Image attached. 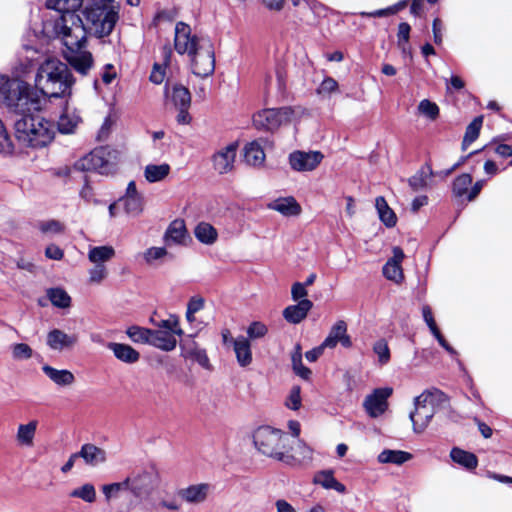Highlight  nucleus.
I'll list each match as a JSON object with an SVG mask.
<instances>
[{"label":"nucleus","mask_w":512,"mask_h":512,"mask_svg":"<svg viewBox=\"0 0 512 512\" xmlns=\"http://www.w3.org/2000/svg\"><path fill=\"white\" fill-rule=\"evenodd\" d=\"M48 7L60 15L44 23V32L60 39L66 61L76 72L87 75L94 64L85 49L87 35H109L118 20V5L113 0H49Z\"/></svg>","instance_id":"f257e3e1"},{"label":"nucleus","mask_w":512,"mask_h":512,"mask_svg":"<svg viewBox=\"0 0 512 512\" xmlns=\"http://www.w3.org/2000/svg\"><path fill=\"white\" fill-rule=\"evenodd\" d=\"M159 483V472L150 467L133 471L122 481L104 484L101 491L107 503H121L127 508H136L150 501Z\"/></svg>","instance_id":"f03ea898"},{"label":"nucleus","mask_w":512,"mask_h":512,"mask_svg":"<svg viewBox=\"0 0 512 512\" xmlns=\"http://www.w3.org/2000/svg\"><path fill=\"white\" fill-rule=\"evenodd\" d=\"M73 84L74 78L67 64L54 58L45 60L35 77L36 88L48 97L70 94Z\"/></svg>","instance_id":"7ed1b4c3"},{"label":"nucleus","mask_w":512,"mask_h":512,"mask_svg":"<svg viewBox=\"0 0 512 512\" xmlns=\"http://www.w3.org/2000/svg\"><path fill=\"white\" fill-rule=\"evenodd\" d=\"M27 89L31 99L38 102V108L25 112L11 109L21 115L14 124L15 137L23 146L33 148L43 147L53 138L52 126L44 118L30 114L32 111H38L40 109V102L36 98H33L28 86Z\"/></svg>","instance_id":"20e7f679"},{"label":"nucleus","mask_w":512,"mask_h":512,"mask_svg":"<svg viewBox=\"0 0 512 512\" xmlns=\"http://www.w3.org/2000/svg\"><path fill=\"white\" fill-rule=\"evenodd\" d=\"M447 400V396L438 389L426 390L417 396L414 399V411L409 415L414 432L422 433Z\"/></svg>","instance_id":"39448f33"},{"label":"nucleus","mask_w":512,"mask_h":512,"mask_svg":"<svg viewBox=\"0 0 512 512\" xmlns=\"http://www.w3.org/2000/svg\"><path fill=\"white\" fill-rule=\"evenodd\" d=\"M256 448L264 455L281 462H289L291 458L285 457L290 448V438L281 430L269 426L259 427L253 434Z\"/></svg>","instance_id":"423d86ee"},{"label":"nucleus","mask_w":512,"mask_h":512,"mask_svg":"<svg viewBox=\"0 0 512 512\" xmlns=\"http://www.w3.org/2000/svg\"><path fill=\"white\" fill-rule=\"evenodd\" d=\"M1 105L21 112L38 108V102L31 99L26 83L18 80H10L2 75H0V106Z\"/></svg>","instance_id":"0eeeda50"},{"label":"nucleus","mask_w":512,"mask_h":512,"mask_svg":"<svg viewBox=\"0 0 512 512\" xmlns=\"http://www.w3.org/2000/svg\"><path fill=\"white\" fill-rule=\"evenodd\" d=\"M306 114L300 106L269 108L259 111L253 116V123L257 128L276 130L282 125L299 121Z\"/></svg>","instance_id":"6e6552de"},{"label":"nucleus","mask_w":512,"mask_h":512,"mask_svg":"<svg viewBox=\"0 0 512 512\" xmlns=\"http://www.w3.org/2000/svg\"><path fill=\"white\" fill-rule=\"evenodd\" d=\"M119 160V152L110 147H98L75 163V168L81 171L95 170L108 175L114 172Z\"/></svg>","instance_id":"1a4fd4ad"},{"label":"nucleus","mask_w":512,"mask_h":512,"mask_svg":"<svg viewBox=\"0 0 512 512\" xmlns=\"http://www.w3.org/2000/svg\"><path fill=\"white\" fill-rule=\"evenodd\" d=\"M115 249L110 245L90 247L87 258L92 264L88 270V283L90 285H100L109 276V270L106 266L110 260L115 257Z\"/></svg>","instance_id":"9d476101"},{"label":"nucleus","mask_w":512,"mask_h":512,"mask_svg":"<svg viewBox=\"0 0 512 512\" xmlns=\"http://www.w3.org/2000/svg\"><path fill=\"white\" fill-rule=\"evenodd\" d=\"M166 99L171 101L173 107L178 110L176 120L181 125L190 124L192 117L189 114L191 106V94L189 90L180 84H175L171 89L165 91Z\"/></svg>","instance_id":"9b49d317"},{"label":"nucleus","mask_w":512,"mask_h":512,"mask_svg":"<svg viewBox=\"0 0 512 512\" xmlns=\"http://www.w3.org/2000/svg\"><path fill=\"white\" fill-rule=\"evenodd\" d=\"M190 57L191 70L198 77H208L215 70V56L213 45L210 41H204L195 54Z\"/></svg>","instance_id":"f8f14e48"},{"label":"nucleus","mask_w":512,"mask_h":512,"mask_svg":"<svg viewBox=\"0 0 512 512\" xmlns=\"http://www.w3.org/2000/svg\"><path fill=\"white\" fill-rule=\"evenodd\" d=\"M204 41L208 40L192 34L190 26L186 23L178 22L176 24L174 48L179 54H187L188 56L195 54Z\"/></svg>","instance_id":"ddd939ff"},{"label":"nucleus","mask_w":512,"mask_h":512,"mask_svg":"<svg viewBox=\"0 0 512 512\" xmlns=\"http://www.w3.org/2000/svg\"><path fill=\"white\" fill-rule=\"evenodd\" d=\"M324 156L320 151H294L289 155L290 167L297 172H309L315 170Z\"/></svg>","instance_id":"4468645a"},{"label":"nucleus","mask_w":512,"mask_h":512,"mask_svg":"<svg viewBox=\"0 0 512 512\" xmlns=\"http://www.w3.org/2000/svg\"><path fill=\"white\" fill-rule=\"evenodd\" d=\"M392 392L390 387L378 388L365 398L363 406L370 417L376 418L387 410V400Z\"/></svg>","instance_id":"2eb2a0df"},{"label":"nucleus","mask_w":512,"mask_h":512,"mask_svg":"<svg viewBox=\"0 0 512 512\" xmlns=\"http://www.w3.org/2000/svg\"><path fill=\"white\" fill-rule=\"evenodd\" d=\"M238 145L231 143L216 151L212 156L213 169L218 174L230 173L234 168Z\"/></svg>","instance_id":"dca6fc26"},{"label":"nucleus","mask_w":512,"mask_h":512,"mask_svg":"<svg viewBox=\"0 0 512 512\" xmlns=\"http://www.w3.org/2000/svg\"><path fill=\"white\" fill-rule=\"evenodd\" d=\"M77 343L78 336L76 334H67L60 329L50 330L46 337L47 346L57 352L72 350Z\"/></svg>","instance_id":"f3484780"},{"label":"nucleus","mask_w":512,"mask_h":512,"mask_svg":"<svg viewBox=\"0 0 512 512\" xmlns=\"http://www.w3.org/2000/svg\"><path fill=\"white\" fill-rule=\"evenodd\" d=\"M393 256L383 266V275L390 281L400 284L404 280V273L401 263L405 254L400 247H394Z\"/></svg>","instance_id":"a211bd4d"},{"label":"nucleus","mask_w":512,"mask_h":512,"mask_svg":"<svg viewBox=\"0 0 512 512\" xmlns=\"http://www.w3.org/2000/svg\"><path fill=\"white\" fill-rule=\"evenodd\" d=\"M211 491L212 486L209 483H198L179 489L177 496L187 503L199 504L207 499Z\"/></svg>","instance_id":"6ab92c4d"},{"label":"nucleus","mask_w":512,"mask_h":512,"mask_svg":"<svg viewBox=\"0 0 512 512\" xmlns=\"http://www.w3.org/2000/svg\"><path fill=\"white\" fill-rule=\"evenodd\" d=\"M77 455L90 467L104 465L108 459L106 450L92 443L83 444Z\"/></svg>","instance_id":"aec40b11"},{"label":"nucleus","mask_w":512,"mask_h":512,"mask_svg":"<svg viewBox=\"0 0 512 512\" xmlns=\"http://www.w3.org/2000/svg\"><path fill=\"white\" fill-rule=\"evenodd\" d=\"M338 343H341L344 347L351 346V339L347 334V324L343 321H337L330 329L328 336L322 342L323 347L334 348Z\"/></svg>","instance_id":"412c9836"},{"label":"nucleus","mask_w":512,"mask_h":512,"mask_svg":"<svg viewBox=\"0 0 512 512\" xmlns=\"http://www.w3.org/2000/svg\"><path fill=\"white\" fill-rule=\"evenodd\" d=\"M188 238V231L183 219L172 221L164 234V242L167 246L185 245Z\"/></svg>","instance_id":"4be33fe9"},{"label":"nucleus","mask_w":512,"mask_h":512,"mask_svg":"<svg viewBox=\"0 0 512 512\" xmlns=\"http://www.w3.org/2000/svg\"><path fill=\"white\" fill-rule=\"evenodd\" d=\"M231 344L233 345V350L239 366H249L253 360L249 339L244 336H238L235 339H231Z\"/></svg>","instance_id":"5701e85b"},{"label":"nucleus","mask_w":512,"mask_h":512,"mask_svg":"<svg viewBox=\"0 0 512 512\" xmlns=\"http://www.w3.org/2000/svg\"><path fill=\"white\" fill-rule=\"evenodd\" d=\"M312 307L313 303L309 299H303L296 305L286 307L283 311V317L289 323L298 324L307 317Z\"/></svg>","instance_id":"b1692460"},{"label":"nucleus","mask_w":512,"mask_h":512,"mask_svg":"<svg viewBox=\"0 0 512 512\" xmlns=\"http://www.w3.org/2000/svg\"><path fill=\"white\" fill-rule=\"evenodd\" d=\"M42 371L55 385L60 387H70L76 381L74 374L67 369H57L46 364L42 366Z\"/></svg>","instance_id":"393cba45"},{"label":"nucleus","mask_w":512,"mask_h":512,"mask_svg":"<svg viewBox=\"0 0 512 512\" xmlns=\"http://www.w3.org/2000/svg\"><path fill=\"white\" fill-rule=\"evenodd\" d=\"M176 335L171 331H164L162 329H151L150 345L159 348L163 351H171L177 345Z\"/></svg>","instance_id":"a878e982"},{"label":"nucleus","mask_w":512,"mask_h":512,"mask_svg":"<svg viewBox=\"0 0 512 512\" xmlns=\"http://www.w3.org/2000/svg\"><path fill=\"white\" fill-rule=\"evenodd\" d=\"M107 348L111 350L114 356L127 364L136 363L140 359V354L128 344L109 342Z\"/></svg>","instance_id":"bb28decb"},{"label":"nucleus","mask_w":512,"mask_h":512,"mask_svg":"<svg viewBox=\"0 0 512 512\" xmlns=\"http://www.w3.org/2000/svg\"><path fill=\"white\" fill-rule=\"evenodd\" d=\"M285 457L291 458L289 462H284L285 464L293 467L302 466L312 461L313 450L304 442L298 441L294 453H290L288 448Z\"/></svg>","instance_id":"cd10ccee"},{"label":"nucleus","mask_w":512,"mask_h":512,"mask_svg":"<svg viewBox=\"0 0 512 512\" xmlns=\"http://www.w3.org/2000/svg\"><path fill=\"white\" fill-rule=\"evenodd\" d=\"M195 238L204 245H213L218 240L217 229L208 222H200L194 228Z\"/></svg>","instance_id":"c85d7f7f"},{"label":"nucleus","mask_w":512,"mask_h":512,"mask_svg":"<svg viewBox=\"0 0 512 512\" xmlns=\"http://www.w3.org/2000/svg\"><path fill=\"white\" fill-rule=\"evenodd\" d=\"M81 122L79 113L74 109L66 108L58 120V129L63 134H71Z\"/></svg>","instance_id":"c756f323"},{"label":"nucleus","mask_w":512,"mask_h":512,"mask_svg":"<svg viewBox=\"0 0 512 512\" xmlns=\"http://www.w3.org/2000/svg\"><path fill=\"white\" fill-rule=\"evenodd\" d=\"M270 208L284 216H297L301 213V206L293 197L276 199L270 204Z\"/></svg>","instance_id":"7c9ffc66"},{"label":"nucleus","mask_w":512,"mask_h":512,"mask_svg":"<svg viewBox=\"0 0 512 512\" xmlns=\"http://www.w3.org/2000/svg\"><path fill=\"white\" fill-rule=\"evenodd\" d=\"M244 160L248 165L260 167L265 161V153L261 145L256 142H250L244 147Z\"/></svg>","instance_id":"2f4dec72"},{"label":"nucleus","mask_w":512,"mask_h":512,"mask_svg":"<svg viewBox=\"0 0 512 512\" xmlns=\"http://www.w3.org/2000/svg\"><path fill=\"white\" fill-rule=\"evenodd\" d=\"M412 459V454L402 450L385 449L378 456L377 460L381 464L402 465Z\"/></svg>","instance_id":"473e14b6"},{"label":"nucleus","mask_w":512,"mask_h":512,"mask_svg":"<svg viewBox=\"0 0 512 512\" xmlns=\"http://www.w3.org/2000/svg\"><path fill=\"white\" fill-rule=\"evenodd\" d=\"M171 171V167L167 163L149 164L144 168V177L149 183L163 181Z\"/></svg>","instance_id":"72a5a7b5"},{"label":"nucleus","mask_w":512,"mask_h":512,"mask_svg":"<svg viewBox=\"0 0 512 512\" xmlns=\"http://www.w3.org/2000/svg\"><path fill=\"white\" fill-rule=\"evenodd\" d=\"M38 422L32 420L27 424H20L17 429L16 440L22 446L31 447L35 437Z\"/></svg>","instance_id":"f704fd0d"},{"label":"nucleus","mask_w":512,"mask_h":512,"mask_svg":"<svg viewBox=\"0 0 512 512\" xmlns=\"http://www.w3.org/2000/svg\"><path fill=\"white\" fill-rule=\"evenodd\" d=\"M314 482L325 489H333L339 493L345 492V486L336 480L331 470L320 471L315 474Z\"/></svg>","instance_id":"c9c22d12"},{"label":"nucleus","mask_w":512,"mask_h":512,"mask_svg":"<svg viewBox=\"0 0 512 512\" xmlns=\"http://www.w3.org/2000/svg\"><path fill=\"white\" fill-rule=\"evenodd\" d=\"M375 206L380 220L387 227H394L397 222V217L394 211L388 206L385 198L382 196L377 197L375 200Z\"/></svg>","instance_id":"e433bc0d"},{"label":"nucleus","mask_w":512,"mask_h":512,"mask_svg":"<svg viewBox=\"0 0 512 512\" xmlns=\"http://www.w3.org/2000/svg\"><path fill=\"white\" fill-rule=\"evenodd\" d=\"M450 456L455 463L467 469H475L478 465V459L475 454L460 448H453L450 452Z\"/></svg>","instance_id":"4c0bfd02"},{"label":"nucleus","mask_w":512,"mask_h":512,"mask_svg":"<svg viewBox=\"0 0 512 512\" xmlns=\"http://www.w3.org/2000/svg\"><path fill=\"white\" fill-rule=\"evenodd\" d=\"M483 123V117L478 116L467 126L462 141V149L466 150L479 136Z\"/></svg>","instance_id":"58836bf2"},{"label":"nucleus","mask_w":512,"mask_h":512,"mask_svg":"<svg viewBox=\"0 0 512 512\" xmlns=\"http://www.w3.org/2000/svg\"><path fill=\"white\" fill-rule=\"evenodd\" d=\"M292 368L293 371L301 378L307 380L310 378L311 370L305 367L302 363V349L299 344L294 347V351L291 354Z\"/></svg>","instance_id":"ea45409f"},{"label":"nucleus","mask_w":512,"mask_h":512,"mask_svg":"<svg viewBox=\"0 0 512 512\" xmlns=\"http://www.w3.org/2000/svg\"><path fill=\"white\" fill-rule=\"evenodd\" d=\"M434 175L429 165L423 167L418 173L409 179V185L413 191H419L428 185V178Z\"/></svg>","instance_id":"a19ab883"},{"label":"nucleus","mask_w":512,"mask_h":512,"mask_svg":"<svg viewBox=\"0 0 512 512\" xmlns=\"http://www.w3.org/2000/svg\"><path fill=\"white\" fill-rule=\"evenodd\" d=\"M47 296L51 303L59 308H68L71 298L67 292L61 288H52L47 291Z\"/></svg>","instance_id":"79ce46f5"},{"label":"nucleus","mask_w":512,"mask_h":512,"mask_svg":"<svg viewBox=\"0 0 512 512\" xmlns=\"http://www.w3.org/2000/svg\"><path fill=\"white\" fill-rule=\"evenodd\" d=\"M126 334L135 343L150 344L151 329L131 326L126 330Z\"/></svg>","instance_id":"37998d69"},{"label":"nucleus","mask_w":512,"mask_h":512,"mask_svg":"<svg viewBox=\"0 0 512 512\" xmlns=\"http://www.w3.org/2000/svg\"><path fill=\"white\" fill-rule=\"evenodd\" d=\"M123 203L124 210L128 215L138 216L143 211L142 197H123L119 200Z\"/></svg>","instance_id":"c03bdc74"},{"label":"nucleus","mask_w":512,"mask_h":512,"mask_svg":"<svg viewBox=\"0 0 512 512\" xmlns=\"http://www.w3.org/2000/svg\"><path fill=\"white\" fill-rule=\"evenodd\" d=\"M10 349L15 361H27L33 357V349L26 343H15Z\"/></svg>","instance_id":"a18cd8bd"},{"label":"nucleus","mask_w":512,"mask_h":512,"mask_svg":"<svg viewBox=\"0 0 512 512\" xmlns=\"http://www.w3.org/2000/svg\"><path fill=\"white\" fill-rule=\"evenodd\" d=\"M409 36H410V25L408 23H400L398 26L397 33V44L401 49L402 53H410L409 46Z\"/></svg>","instance_id":"49530a36"},{"label":"nucleus","mask_w":512,"mask_h":512,"mask_svg":"<svg viewBox=\"0 0 512 512\" xmlns=\"http://www.w3.org/2000/svg\"><path fill=\"white\" fill-rule=\"evenodd\" d=\"M70 496L81 498L86 502L92 503L96 499L95 487L90 483L84 484L83 486L74 489L70 493Z\"/></svg>","instance_id":"de8ad7c7"},{"label":"nucleus","mask_w":512,"mask_h":512,"mask_svg":"<svg viewBox=\"0 0 512 512\" xmlns=\"http://www.w3.org/2000/svg\"><path fill=\"white\" fill-rule=\"evenodd\" d=\"M373 351L377 355L380 365H385L389 362L390 350L387 342L384 339H380L374 343Z\"/></svg>","instance_id":"09e8293b"},{"label":"nucleus","mask_w":512,"mask_h":512,"mask_svg":"<svg viewBox=\"0 0 512 512\" xmlns=\"http://www.w3.org/2000/svg\"><path fill=\"white\" fill-rule=\"evenodd\" d=\"M169 253L165 247H150L143 253V258L147 264H153L155 261L162 260Z\"/></svg>","instance_id":"8fccbe9b"},{"label":"nucleus","mask_w":512,"mask_h":512,"mask_svg":"<svg viewBox=\"0 0 512 512\" xmlns=\"http://www.w3.org/2000/svg\"><path fill=\"white\" fill-rule=\"evenodd\" d=\"M159 329H162L164 331H171L173 334L177 336L183 335V330L180 327L179 324V318L175 315H171L168 319L161 320L157 324Z\"/></svg>","instance_id":"3c124183"},{"label":"nucleus","mask_w":512,"mask_h":512,"mask_svg":"<svg viewBox=\"0 0 512 512\" xmlns=\"http://www.w3.org/2000/svg\"><path fill=\"white\" fill-rule=\"evenodd\" d=\"M185 355L195 361H197L202 367L209 368V359L206 355L205 350L193 346L185 349Z\"/></svg>","instance_id":"603ef678"},{"label":"nucleus","mask_w":512,"mask_h":512,"mask_svg":"<svg viewBox=\"0 0 512 512\" xmlns=\"http://www.w3.org/2000/svg\"><path fill=\"white\" fill-rule=\"evenodd\" d=\"M472 183V177L469 174L458 176L453 183V191L457 196H462L468 191V187Z\"/></svg>","instance_id":"864d4df0"},{"label":"nucleus","mask_w":512,"mask_h":512,"mask_svg":"<svg viewBox=\"0 0 512 512\" xmlns=\"http://www.w3.org/2000/svg\"><path fill=\"white\" fill-rule=\"evenodd\" d=\"M267 332V326L264 323L258 321L252 322L247 328L249 341L263 338Z\"/></svg>","instance_id":"5fc2aeb1"},{"label":"nucleus","mask_w":512,"mask_h":512,"mask_svg":"<svg viewBox=\"0 0 512 512\" xmlns=\"http://www.w3.org/2000/svg\"><path fill=\"white\" fill-rule=\"evenodd\" d=\"M418 110L431 120H435L439 115L438 106L430 100L424 99L418 105Z\"/></svg>","instance_id":"6e6d98bb"},{"label":"nucleus","mask_w":512,"mask_h":512,"mask_svg":"<svg viewBox=\"0 0 512 512\" xmlns=\"http://www.w3.org/2000/svg\"><path fill=\"white\" fill-rule=\"evenodd\" d=\"M337 90L338 82L332 77H326L317 88V94L329 96Z\"/></svg>","instance_id":"4d7b16f0"},{"label":"nucleus","mask_w":512,"mask_h":512,"mask_svg":"<svg viewBox=\"0 0 512 512\" xmlns=\"http://www.w3.org/2000/svg\"><path fill=\"white\" fill-rule=\"evenodd\" d=\"M301 389L299 386H294L286 399L285 405L291 410H298L301 407Z\"/></svg>","instance_id":"13d9d810"},{"label":"nucleus","mask_w":512,"mask_h":512,"mask_svg":"<svg viewBox=\"0 0 512 512\" xmlns=\"http://www.w3.org/2000/svg\"><path fill=\"white\" fill-rule=\"evenodd\" d=\"M13 151L12 141L0 120V153L1 154H10Z\"/></svg>","instance_id":"bf43d9fd"},{"label":"nucleus","mask_w":512,"mask_h":512,"mask_svg":"<svg viewBox=\"0 0 512 512\" xmlns=\"http://www.w3.org/2000/svg\"><path fill=\"white\" fill-rule=\"evenodd\" d=\"M40 230L46 234H60L64 231V225L57 220H50L41 223Z\"/></svg>","instance_id":"052dcab7"},{"label":"nucleus","mask_w":512,"mask_h":512,"mask_svg":"<svg viewBox=\"0 0 512 512\" xmlns=\"http://www.w3.org/2000/svg\"><path fill=\"white\" fill-rule=\"evenodd\" d=\"M291 295L292 299L294 301H301L303 299H306V296L308 295V292L306 290V287L303 283L296 282L292 285L291 288Z\"/></svg>","instance_id":"680f3d73"},{"label":"nucleus","mask_w":512,"mask_h":512,"mask_svg":"<svg viewBox=\"0 0 512 512\" xmlns=\"http://www.w3.org/2000/svg\"><path fill=\"white\" fill-rule=\"evenodd\" d=\"M158 508L166 510H179L180 501L174 496H167L161 500Z\"/></svg>","instance_id":"e2e57ef3"},{"label":"nucleus","mask_w":512,"mask_h":512,"mask_svg":"<svg viewBox=\"0 0 512 512\" xmlns=\"http://www.w3.org/2000/svg\"><path fill=\"white\" fill-rule=\"evenodd\" d=\"M45 255L49 259L61 260L64 256V252L59 246L51 244L46 247Z\"/></svg>","instance_id":"0e129e2a"},{"label":"nucleus","mask_w":512,"mask_h":512,"mask_svg":"<svg viewBox=\"0 0 512 512\" xmlns=\"http://www.w3.org/2000/svg\"><path fill=\"white\" fill-rule=\"evenodd\" d=\"M422 313H423V318L426 322V324L428 325V327L430 328V331L431 332H437V325H436V322L433 318V315H432V311H431V308L429 306H424L422 308Z\"/></svg>","instance_id":"69168bd1"},{"label":"nucleus","mask_w":512,"mask_h":512,"mask_svg":"<svg viewBox=\"0 0 512 512\" xmlns=\"http://www.w3.org/2000/svg\"><path fill=\"white\" fill-rule=\"evenodd\" d=\"M164 78V69L160 65L155 64L150 75V80L155 84H161L164 81Z\"/></svg>","instance_id":"338daca9"},{"label":"nucleus","mask_w":512,"mask_h":512,"mask_svg":"<svg viewBox=\"0 0 512 512\" xmlns=\"http://www.w3.org/2000/svg\"><path fill=\"white\" fill-rule=\"evenodd\" d=\"M204 307V299L202 297H192L187 305V310L190 311V313L196 314Z\"/></svg>","instance_id":"774afa93"}]
</instances>
